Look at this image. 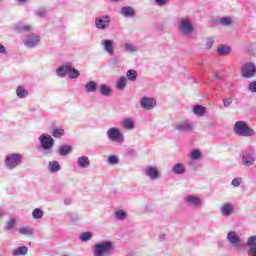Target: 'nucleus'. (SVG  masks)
I'll return each mask as SVG.
<instances>
[{"label":"nucleus","instance_id":"nucleus-1","mask_svg":"<svg viewBox=\"0 0 256 256\" xmlns=\"http://www.w3.org/2000/svg\"><path fill=\"white\" fill-rule=\"evenodd\" d=\"M40 144V153L44 157H51L53 155V148L55 147V139L48 133H43L38 137Z\"/></svg>","mask_w":256,"mask_h":256},{"label":"nucleus","instance_id":"nucleus-2","mask_svg":"<svg viewBox=\"0 0 256 256\" xmlns=\"http://www.w3.org/2000/svg\"><path fill=\"white\" fill-rule=\"evenodd\" d=\"M233 132L235 135H238V137H255L256 135L255 130L243 120L235 122Z\"/></svg>","mask_w":256,"mask_h":256},{"label":"nucleus","instance_id":"nucleus-3","mask_svg":"<svg viewBox=\"0 0 256 256\" xmlns=\"http://www.w3.org/2000/svg\"><path fill=\"white\" fill-rule=\"evenodd\" d=\"M56 75L60 78L67 77L68 75L70 79H78L81 73L79 72V70L73 67V64H71V62H67L56 69Z\"/></svg>","mask_w":256,"mask_h":256},{"label":"nucleus","instance_id":"nucleus-4","mask_svg":"<svg viewBox=\"0 0 256 256\" xmlns=\"http://www.w3.org/2000/svg\"><path fill=\"white\" fill-rule=\"evenodd\" d=\"M115 249L113 242L104 240L94 245L93 256H106Z\"/></svg>","mask_w":256,"mask_h":256},{"label":"nucleus","instance_id":"nucleus-5","mask_svg":"<svg viewBox=\"0 0 256 256\" xmlns=\"http://www.w3.org/2000/svg\"><path fill=\"white\" fill-rule=\"evenodd\" d=\"M23 163V154L21 153H10L6 155L4 160V165L6 169L9 171H13V169H17L19 165Z\"/></svg>","mask_w":256,"mask_h":256},{"label":"nucleus","instance_id":"nucleus-6","mask_svg":"<svg viewBox=\"0 0 256 256\" xmlns=\"http://www.w3.org/2000/svg\"><path fill=\"white\" fill-rule=\"evenodd\" d=\"M226 239L234 251H243L245 249L246 244L241 240V237H239L237 232H228Z\"/></svg>","mask_w":256,"mask_h":256},{"label":"nucleus","instance_id":"nucleus-7","mask_svg":"<svg viewBox=\"0 0 256 256\" xmlns=\"http://www.w3.org/2000/svg\"><path fill=\"white\" fill-rule=\"evenodd\" d=\"M178 29L182 35L185 37H189V35H193V31H195V26H193V22L189 18H182L178 23Z\"/></svg>","mask_w":256,"mask_h":256},{"label":"nucleus","instance_id":"nucleus-8","mask_svg":"<svg viewBox=\"0 0 256 256\" xmlns=\"http://www.w3.org/2000/svg\"><path fill=\"white\" fill-rule=\"evenodd\" d=\"M107 138L113 143H125V136L118 127H111L106 132Z\"/></svg>","mask_w":256,"mask_h":256},{"label":"nucleus","instance_id":"nucleus-9","mask_svg":"<svg viewBox=\"0 0 256 256\" xmlns=\"http://www.w3.org/2000/svg\"><path fill=\"white\" fill-rule=\"evenodd\" d=\"M94 25L98 31H107V29L111 27V16L102 15L100 17H96L94 20Z\"/></svg>","mask_w":256,"mask_h":256},{"label":"nucleus","instance_id":"nucleus-10","mask_svg":"<svg viewBox=\"0 0 256 256\" xmlns=\"http://www.w3.org/2000/svg\"><path fill=\"white\" fill-rule=\"evenodd\" d=\"M241 75L244 79H251L256 75V66L253 62H247L241 67Z\"/></svg>","mask_w":256,"mask_h":256},{"label":"nucleus","instance_id":"nucleus-11","mask_svg":"<svg viewBox=\"0 0 256 256\" xmlns=\"http://www.w3.org/2000/svg\"><path fill=\"white\" fill-rule=\"evenodd\" d=\"M255 161H256L255 150H249L243 153L242 165H244V167H251L252 165H255Z\"/></svg>","mask_w":256,"mask_h":256},{"label":"nucleus","instance_id":"nucleus-12","mask_svg":"<svg viewBox=\"0 0 256 256\" xmlns=\"http://www.w3.org/2000/svg\"><path fill=\"white\" fill-rule=\"evenodd\" d=\"M23 43L28 49H33L41 43V36L32 33L23 40Z\"/></svg>","mask_w":256,"mask_h":256},{"label":"nucleus","instance_id":"nucleus-13","mask_svg":"<svg viewBox=\"0 0 256 256\" xmlns=\"http://www.w3.org/2000/svg\"><path fill=\"white\" fill-rule=\"evenodd\" d=\"M101 46L103 51L107 53L110 57H113L115 55V40L111 39H103L101 40Z\"/></svg>","mask_w":256,"mask_h":256},{"label":"nucleus","instance_id":"nucleus-14","mask_svg":"<svg viewBox=\"0 0 256 256\" xmlns=\"http://www.w3.org/2000/svg\"><path fill=\"white\" fill-rule=\"evenodd\" d=\"M143 173L146 177H149L151 181H157V179H161V172L157 167L146 166L143 170Z\"/></svg>","mask_w":256,"mask_h":256},{"label":"nucleus","instance_id":"nucleus-15","mask_svg":"<svg viewBox=\"0 0 256 256\" xmlns=\"http://www.w3.org/2000/svg\"><path fill=\"white\" fill-rule=\"evenodd\" d=\"M184 201L188 207H193L194 209H199V207H201V203H203L201 198L195 195L186 196Z\"/></svg>","mask_w":256,"mask_h":256},{"label":"nucleus","instance_id":"nucleus-16","mask_svg":"<svg viewBox=\"0 0 256 256\" xmlns=\"http://www.w3.org/2000/svg\"><path fill=\"white\" fill-rule=\"evenodd\" d=\"M140 105L142 109H145L146 111H151V109H155V107H157V100H155V98H149L147 96H144L140 101Z\"/></svg>","mask_w":256,"mask_h":256},{"label":"nucleus","instance_id":"nucleus-17","mask_svg":"<svg viewBox=\"0 0 256 256\" xmlns=\"http://www.w3.org/2000/svg\"><path fill=\"white\" fill-rule=\"evenodd\" d=\"M174 129L179 133H189L193 129V123L189 121L178 122L174 124Z\"/></svg>","mask_w":256,"mask_h":256},{"label":"nucleus","instance_id":"nucleus-18","mask_svg":"<svg viewBox=\"0 0 256 256\" xmlns=\"http://www.w3.org/2000/svg\"><path fill=\"white\" fill-rule=\"evenodd\" d=\"M235 213V206L232 203H224L221 205L220 214L222 217H231Z\"/></svg>","mask_w":256,"mask_h":256},{"label":"nucleus","instance_id":"nucleus-19","mask_svg":"<svg viewBox=\"0 0 256 256\" xmlns=\"http://www.w3.org/2000/svg\"><path fill=\"white\" fill-rule=\"evenodd\" d=\"M248 255L249 256H256V235L250 236L247 240Z\"/></svg>","mask_w":256,"mask_h":256},{"label":"nucleus","instance_id":"nucleus-20","mask_svg":"<svg viewBox=\"0 0 256 256\" xmlns=\"http://www.w3.org/2000/svg\"><path fill=\"white\" fill-rule=\"evenodd\" d=\"M14 31H17L18 33H31V31H33V26L18 23L14 26Z\"/></svg>","mask_w":256,"mask_h":256},{"label":"nucleus","instance_id":"nucleus-21","mask_svg":"<svg viewBox=\"0 0 256 256\" xmlns=\"http://www.w3.org/2000/svg\"><path fill=\"white\" fill-rule=\"evenodd\" d=\"M90 165H91V160H89V157L87 156L78 157L77 166L80 169H87V167H90Z\"/></svg>","mask_w":256,"mask_h":256},{"label":"nucleus","instance_id":"nucleus-22","mask_svg":"<svg viewBox=\"0 0 256 256\" xmlns=\"http://www.w3.org/2000/svg\"><path fill=\"white\" fill-rule=\"evenodd\" d=\"M122 127L126 129V131H133V129H135V121L133 118H125L122 120Z\"/></svg>","mask_w":256,"mask_h":256},{"label":"nucleus","instance_id":"nucleus-23","mask_svg":"<svg viewBox=\"0 0 256 256\" xmlns=\"http://www.w3.org/2000/svg\"><path fill=\"white\" fill-rule=\"evenodd\" d=\"M97 87V82L90 80L86 82L84 90L86 93H95L97 91Z\"/></svg>","mask_w":256,"mask_h":256},{"label":"nucleus","instance_id":"nucleus-24","mask_svg":"<svg viewBox=\"0 0 256 256\" xmlns=\"http://www.w3.org/2000/svg\"><path fill=\"white\" fill-rule=\"evenodd\" d=\"M98 91L100 95H103V97H110L111 93H113V90L106 84H101Z\"/></svg>","mask_w":256,"mask_h":256},{"label":"nucleus","instance_id":"nucleus-25","mask_svg":"<svg viewBox=\"0 0 256 256\" xmlns=\"http://www.w3.org/2000/svg\"><path fill=\"white\" fill-rule=\"evenodd\" d=\"M121 15L124 17H135V9L131 6H124L121 8Z\"/></svg>","mask_w":256,"mask_h":256},{"label":"nucleus","instance_id":"nucleus-26","mask_svg":"<svg viewBox=\"0 0 256 256\" xmlns=\"http://www.w3.org/2000/svg\"><path fill=\"white\" fill-rule=\"evenodd\" d=\"M217 53L221 57H227V55H229V53H231V47H229L227 45H219L217 48Z\"/></svg>","mask_w":256,"mask_h":256},{"label":"nucleus","instance_id":"nucleus-27","mask_svg":"<svg viewBox=\"0 0 256 256\" xmlns=\"http://www.w3.org/2000/svg\"><path fill=\"white\" fill-rule=\"evenodd\" d=\"M185 171L186 169L183 163H176L172 167V172H174L175 175H184Z\"/></svg>","mask_w":256,"mask_h":256},{"label":"nucleus","instance_id":"nucleus-28","mask_svg":"<svg viewBox=\"0 0 256 256\" xmlns=\"http://www.w3.org/2000/svg\"><path fill=\"white\" fill-rule=\"evenodd\" d=\"M16 95L19 99H25L29 97V91H27L23 86H18L16 88Z\"/></svg>","mask_w":256,"mask_h":256},{"label":"nucleus","instance_id":"nucleus-29","mask_svg":"<svg viewBox=\"0 0 256 256\" xmlns=\"http://www.w3.org/2000/svg\"><path fill=\"white\" fill-rule=\"evenodd\" d=\"M48 170L50 171V173H57L61 171V165L55 160L50 161L48 163Z\"/></svg>","mask_w":256,"mask_h":256},{"label":"nucleus","instance_id":"nucleus-30","mask_svg":"<svg viewBox=\"0 0 256 256\" xmlns=\"http://www.w3.org/2000/svg\"><path fill=\"white\" fill-rule=\"evenodd\" d=\"M58 151H59V155L61 157H65L73 151V147H71L70 145H62V146L59 147Z\"/></svg>","mask_w":256,"mask_h":256},{"label":"nucleus","instance_id":"nucleus-31","mask_svg":"<svg viewBox=\"0 0 256 256\" xmlns=\"http://www.w3.org/2000/svg\"><path fill=\"white\" fill-rule=\"evenodd\" d=\"M27 253H29L27 246H20L12 251L13 256L27 255Z\"/></svg>","mask_w":256,"mask_h":256},{"label":"nucleus","instance_id":"nucleus-32","mask_svg":"<svg viewBox=\"0 0 256 256\" xmlns=\"http://www.w3.org/2000/svg\"><path fill=\"white\" fill-rule=\"evenodd\" d=\"M125 87H127V77L121 76L116 82V88L118 89V91H123Z\"/></svg>","mask_w":256,"mask_h":256},{"label":"nucleus","instance_id":"nucleus-33","mask_svg":"<svg viewBox=\"0 0 256 256\" xmlns=\"http://www.w3.org/2000/svg\"><path fill=\"white\" fill-rule=\"evenodd\" d=\"M124 51L126 53H137V51H139V48L135 45V44H132V43H125L124 44Z\"/></svg>","mask_w":256,"mask_h":256},{"label":"nucleus","instance_id":"nucleus-34","mask_svg":"<svg viewBox=\"0 0 256 256\" xmlns=\"http://www.w3.org/2000/svg\"><path fill=\"white\" fill-rule=\"evenodd\" d=\"M206 111L207 109L205 108V106H201V105H195L193 108L194 114L197 115L198 117H203Z\"/></svg>","mask_w":256,"mask_h":256},{"label":"nucleus","instance_id":"nucleus-35","mask_svg":"<svg viewBox=\"0 0 256 256\" xmlns=\"http://www.w3.org/2000/svg\"><path fill=\"white\" fill-rule=\"evenodd\" d=\"M189 157H190L191 161H199V159H201L203 157V154H201L200 150L194 149L189 154Z\"/></svg>","mask_w":256,"mask_h":256},{"label":"nucleus","instance_id":"nucleus-36","mask_svg":"<svg viewBox=\"0 0 256 256\" xmlns=\"http://www.w3.org/2000/svg\"><path fill=\"white\" fill-rule=\"evenodd\" d=\"M63 135H65V129L63 128H54L52 130V136L54 137V139H61Z\"/></svg>","mask_w":256,"mask_h":256},{"label":"nucleus","instance_id":"nucleus-37","mask_svg":"<svg viewBox=\"0 0 256 256\" xmlns=\"http://www.w3.org/2000/svg\"><path fill=\"white\" fill-rule=\"evenodd\" d=\"M114 216L118 221H125L127 219V212L125 210H118L114 213Z\"/></svg>","mask_w":256,"mask_h":256},{"label":"nucleus","instance_id":"nucleus-38","mask_svg":"<svg viewBox=\"0 0 256 256\" xmlns=\"http://www.w3.org/2000/svg\"><path fill=\"white\" fill-rule=\"evenodd\" d=\"M80 241H82V243H87V241H91V239H93V233L91 232H83L80 236H79Z\"/></svg>","mask_w":256,"mask_h":256},{"label":"nucleus","instance_id":"nucleus-39","mask_svg":"<svg viewBox=\"0 0 256 256\" xmlns=\"http://www.w3.org/2000/svg\"><path fill=\"white\" fill-rule=\"evenodd\" d=\"M218 23L223 25V27H230V25H233V20L229 17H222L219 19Z\"/></svg>","mask_w":256,"mask_h":256},{"label":"nucleus","instance_id":"nucleus-40","mask_svg":"<svg viewBox=\"0 0 256 256\" xmlns=\"http://www.w3.org/2000/svg\"><path fill=\"white\" fill-rule=\"evenodd\" d=\"M126 79L129 81H137V71L130 69L126 72Z\"/></svg>","mask_w":256,"mask_h":256},{"label":"nucleus","instance_id":"nucleus-41","mask_svg":"<svg viewBox=\"0 0 256 256\" xmlns=\"http://www.w3.org/2000/svg\"><path fill=\"white\" fill-rule=\"evenodd\" d=\"M66 219L67 221H70V223H77V221H79V215L75 212H72V213H68L66 215Z\"/></svg>","mask_w":256,"mask_h":256},{"label":"nucleus","instance_id":"nucleus-42","mask_svg":"<svg viewBox=\"0 0 256 256\" xmlns=\"http://www.w3.org/2000/svg\"><path fill=\"white\" fill-rule=\"evenodd\" d=\"M43 210L41 208H36L32 211V217L33 219H43Z\"/></svg>","mask_w":256,"mask_h":256},{"label":"nucleus","instance_id":"nucleus-43","mask_svg":"<svg viewBox=\"0 0 256 256\" xmlns=\"http://www.w3.org/2000/svg\"><path fill=\"white\" fill-rule=\"evenodd\" d=\"M20 235H33V228L31 227H22L19 229Z\"/></svg>","mask_w":256,"mask_h":256},{"label":"nucleus","instance_id":"nucleus-44","mask_svg":"<svg viewBox=\"0 0 256 256\" xmlns=\"http://www.w3.org/2000/svg\"><path fill=\"white\" fill-rule=\"evenodd\" d=\"M108 163L109 165H117V163H119V158L115 155H111L108 157Z\"/></svg>","mask_w":256,"mask_h":256},{"label":"nucleus","instance_id":"nucleus-45","mask_svg":"<svg viewBox=\"0 0 256 256\" xmlns=\"http://www.w3.org/2000/svg\"><path fill=\"white\" fill-rule=\"evenodd\" d=\"M16 220H15V218H12L10 221H8L7 223H6V229H7V231H11L14 227H15V225H16Z\"/></svg>","mask_w":256,"mask_h":256},{"label":"nucleus","instance_id":"nucleus-46","mask_svg":"<svg viewBox=\"0 0 256 256\" xmlns=\"http://www.w3.org/2000/svg\"><path fill=\"white\" fill-rule=\"evenodd\" d=\"M213 45H215V38L213 37H209L206 39V49H211V47H213Z\"/></svg>","mask_w":256,"mask_h":256},{"label":"nucleus","instance_id":"nucleus-47","mask_svg":"<svg viewBox=\"0 0 256 256\" xmlns=\"http://www.w3.org/2000/svg\"><path fill=\"white\" fill-rule=\"evenodd\" d=\"M241 183H243V178L236 177L232 180L231 185H233V187H239V185H241Z\"/></svg>","mask_w":256,"mask_h":256},{"label":"nucleus","instance_id":"nucleus-48","mask_svg":"<svg viewBox=\"0 0 256 256\" xmlns=\"http://www.w3.org/2000/svg\"><path fill=\"white\" fill-rule=\"evenodd\" d=\"M248 91H250V93H256V80L249 83Z\"/></svg>","mask_w":256,"mask_h":256},{"label":"nucleus","instance_id":"nucleus-49","mask_svg":"<svg viewBox=\"0 0 256 256\" xmlns=\"http://www.w3.org/2000/svg\"><path fill=\"white\" fill-rule=\"evenodd\" d=\"M35 15H37V17H45L47 15V10L45 9L37 10L35 12Z\"/></svg>","mask_w":256,"mask_h":256},{"label":"nucleus","instance_id":"nucleus-50","mask_svg":"<svg viewBox=\"0 0 256 256\" xmlns=\"http://www.w3.org/2000/svg\"><path fill=\"white\" fill-rule=\"evenodd\" d=\"M231 103H233V99L232 98H225V99H223L224 107H229V105H231Z\"/></svg>","mask_w":256,"mask_h":256},{"label":"nucleus","instance_id":"nucleus-51","mask_svg":"<svg viewBox=\"0 0 256 256\" xmlns=\"http://www.w3.org/2000/svg\"><path fill=\"white\" fill-rule=\"evenodd\" d=\"M156 5H159L160 7H163V5H167V2L169 0H154Z\"/></svg>","mask_w":256,"mask_h":256},{"label":"nucleus","instance_id":"nucleus-52","mask_svg":"<svg viewBox=\"0 0 256 256\" xmlns=\"http://www.w3.org/2000/svg\"><path fill=\"white\" fill-rule=\"evenodd\" d=\"M0 55H7V48L0 43Z\"/></svg>","mask_w":256,"mask_h":256},{"label":"nucleus","instance_id":"nucleus-53","mask_svg":"<svg viewBox=\"0 0 256 256\" xmlns=\"http://www.w3.org/2000/svg\"><path fill=\"white\" fill-rule=\"evenodd\" d=\"M65 205H70L71 204V199L67 198L64 200Z\"/></svg>","mask_w":256,"mask_h":256},{"label":"nucleus","instance_id":"nucleus-54","mask_svg":"<svg viewBox=\"0 0 256 256\" xmlns=\"http://www.w3.org/2000/svg\"><path fill=\"white\" fill-rule=\"evenodd\" d=\"M166 238H167V236L165 234H162L160 236V241H165Z\"/></svg>","mask_w":256,"mask_h":256},{"label":"nucleus","instance_id":"nucleus-55","mask_svg":"<svg viewBox=\"0 0 256 256\" xmlns=\"http://www.w3.org/2000/svg\"><path fill=\"white\" fill-rule=\"evenodd\" d=\"M214 77H215V79H218V80L223 79V77L221 75H219V74H215Z\"/></svg>","mask_w":256,"mask_h":256},{"label":"nucleus","instance_id":"nucleus-56","mask_svg":"<svg viewBox=\"0 0 256 256\" xmlns=\"http://www.w3.org/2000/svg\"><path fill=\"white\" fill-rule=\"evenodd\" d=\"M112 3H119V2H121V1H123V0H110Z\"/></svg>","mask_w":256,"mask_h":256},{"label":"nucleus","instance_id":"nucleus-57","mask_svg":"<svg viewBox=\"0 0 256 256\" xmlns=\"http://www.w3.org/2000/svg\"><path fill=\"white\" fill-rule=\"evenodd\" d=\"M18 3H25L27 0H17Z\"/></svg>","mask_w":256,"mask_h":256},{"label":"nucleus","instance_id":"nucleus-58","mask_svg":"<svg viewBox=\"0 0 256 256\" xmlns=\"http://www.w3.org/2000/svg\"><path fill=\"white\" fill-rule=\"evenodd\" d=\"M4 213L3 210L0 209V218L3 217Z\"/></svg>","mask_w":256,"mask_h":256},{"label":"nucleus","instance_id":"nucleus-59","mask_svg":"<svg viewBox=\"0 0 256 256\" xmlns=\"http://www.w3.org/2000/svg\"><path fill=\"white\" fill-rule=\"evenodd\" d=\"M1 3H3V0H0V5H1Z\"/></svg>","mask_w":256,"mask_h":256}]
</instances>
